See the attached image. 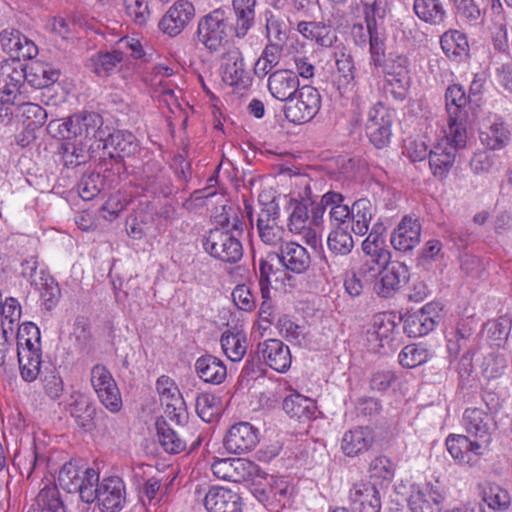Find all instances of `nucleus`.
<instances>
[{"label":"nucleus","instance_id":"f257e3e1","mask_svg":"<svg viewBox=\"0 0 512 512\" xmlns=\"http://www.w3.org/2000/svg\"><path fill=\"white\" fill-rule=\"evenodd\" d=\"M230 22L228 14L222 9H215L200 18L196 36L210 53L219 52L229 43Z\"/></svg>","mask_w":512,"mask_h":512},{"label":"nucleus","instance_id":"f03ea898","mask_svg":"<svg viewBox=\"0 0 512 512\" xmlns=\"http://www.w3.org/2000/svg\"><path fill=\"white\" fill-rule=\"evenodd\" d=\"M202 245L211 257L228 264H235L243 257V246L233 231L214 228L202 237Z\"/></svg>","mask_w":512,"mask_h":512},{"label":"nucleus","instance_id":"7ed1b4c3","mask_svg":"<svg viewBox=\"0 0 512 512\" xmlns=\"http://www.w3.org/2000/svg\"><path fill=\"white\" fill-rule=\"evenodd\" d=\"M220 74L225 84L238 91L249 89L253 83V77L247 68L243 53L235 46L229 47L222 53Z\"/></svg>","mask_w":512,"mask_h":512},{"label":"nucleus","instance_id":"20e7f679","mask_svg":"<svg viewBox=\"0 0 512 512\" xmlns=\"http://www.w3.org/2000/svg\"><path fill=\"white\" fill-rule=\"evenodd\" d=\"M211 470L218 479L235 483L250 481L259 473L258 465L244 458L217 459Z\"/></svg>","mask_w":512,"mask_h":512},{"label":"nucleus","instance_id":"39448f33","mask_svg":"<svg viewBox=\"0 0 512 512\" xmlns=\"http://www.w3.org/2000/svg\"><path fill=\"white\" fill-rule=\"evenodd\" d=\"M449 128L471 125L468 105L472 103L461 85H450L445 93Z\"/></svg>","mask_w":512,"mask_h":512},{"label":"nucleus","instance_id":"423d86ee","mask_svg":"<svg viewBox=\"0 0 512 512\" xmlns=\"http://www.w3.org/2000/svg\"><path fill=\"white\" fill-rule=\"evenodd\" d=\"M98 506L102 512H119L126 503V488L117 476L104 478L98 485Z\"/></svg>","mask_w":512,"mask_h":512},{"label":"nucleus","instance_id":"0eeeda50","mask_svg":"<svg viewBox=\"0 0 512 512\" xmlns=\"http://www.w3.org/2000/svg\"><path fill=\"white\" fill-rule=\"evenodd\" d=\"M443 500L444 496L438 483L412 485L408 506L411 512H441Z\"/></svg>","mask_w":512,"mask_h":512},{"label":"nucleus","instance_id":"6e6552de","mask_svg":"<svg viewBox=\"0 0 512 512\" xmlns=\"http://www.w3.org/2000/svg\"><path fill=\"white\" fill-rule=\"evenodd\" d=\"M259 442V431L248 422H239L230 427L223 444L229 453L242 454L251 451Z\"/></svg>","mask_w":512,"mask_h":512},{"label":"nucleus","instance_id":"1a4fd4ad","mask_svg":"<svg viewBox=\"0 0 512 512\" xmlns=\"http://www.w3.org/2000/svg\"><path fill=\"white\" fill-rule=\"evenodd\" d=\"M408 278L409 272L406 264L399 261H390L375 282L374 291L382 298L393 297Z\"/></svg>","mask_w":512,"mask_h":512},{"label":"nucleus","instance_id":"9d476101","mask_svg":"<svg viewBox=\"0 0 512 512\" xmlns=\"http://www.w3.org/2000/svg\"><path fill=\"white\" fill-rule=\"evenodd\" d=\"M195 16L194 5L186 0L176 1L160 20L159 27L169 36H177Z\"/></svg>","mask_w":512,"mask_h":512},{"label":"nucleus","instance_id":"9b49d317","mask_svg":"<svg viewBox=\"0 0 512 512\" xmlns=\"http://www.w3.org/2000/svg\"><path fill=\"white\" fill-rule=\"evenodd\" d=\"M492 421V417L479 408H467L463 414L462 424L467 434L475 437L478 443H482L483 450L491 442Z\"/></svg>","mask_w":512,"mask_h":512},{"label":"nucleus","instance_id":"f8f14e48","mask_svg":"<svg viewBox=\"0 0 512 512\" xmlns=\"http://www.w3.org/2000/svg\"><path fill=\"white\" fill-rule=\"evenodd\" d=\"M258 360L261 358L273 370L283 373L290 368L291 353L287 345L278 339H268L257 346Z\"/></svg>","mask_w":512,"mask_h":512},{"label":"nucleus","instance_id":"ddd939ff","mask_svg":"<svg viewBox=\"0 0 512 512\" xmlns=\"http://www.w3.org/2000/svg\"><path fill=\"white\" fill-rule=\"evenodd\" d=\"M351 508L355 512H380L381 492L376 483L357 482L350 489Z\"/></svg>","mask_w":512,"mask_h":512},{"label":"nucleus","instance_id":"4468645a","mask_svg":"<svg viewBox=\"0 0 512 512\" xmlns=\"http://www.w3.org/2000/svg\"><path fill=\"white\" fill-rule=\"evenodd\" d=\"M208 512H242L243 500L239 493L222 486H213L204 497Z\"/></svg>","mask_w":512,"mask_h":512},{"label":"nucleus","instance_id":"2eb2a0df","mask_svg":"<svg viewBox=\"0 0 512 512\" xmlns=\"http://www.w3.org/2000/svg\"><path fill=\"white\" fill-rule=\"evenodd\" d=\"M275 257L286 270L296 274L305 273L311 265L310 254L305 247L296 242L281 244Z\"/></svg>","mask_w":512,"mask_h":512},{"label":"nucleus","instance_id":"dca6fc26","mask_svg":"<svg viewBox=\"0 0 512 512\" xmlns=\"http://www.w3.org/2000/svg\"><path fill=\"white\" fill-rule=\"evenodd\" d=\"M267 87L275 99L292 101L299 90L298 75L290 69L276 70L269 75Z\"/></svg>","mask_w":512,"mask_h":512},{"label":"nucleus","instance_id":"f3484780","mask_svg":"<svg viewBox=\"0 0 512 512\" xmlns=\"http://www.w3.org/2000/svg\"><path fill=\"white\" fill-rule=\"evenodd\" d=\"M420 236L421 225L418 220L405 216L392 232L390 242L394 249L407 252L419 244Z\"/></svg>","mask_w":512,"mask_h":512},{"label":"nucleus","instance_id":"a211bd4d","mask_svg":"<svg viewBox=\"0 0 512 512\" xmlns=\"http://www.w3.org/2000/svg\"><path fill=\"white\" fill-rule=\"evenodd\" d=\"M446 447L455 460L469 465L476 461L475 457L484 454L482 443L473 441L466 435L450 434L446 439Z\"/></svg>","mask_w":512,"mask_h":512},{"label":"nucleus","instance_id":"6ab92c4d","mask_svg":"<svg viewBox=\"0 0 512 512\" xmlns=\"http://www.w3.org/2000/svg\"><path fill=\"white\" fill-rule=\"evenodd\" d=\"M374 442L373 431L369 427H356L344 433L341 449L348 457L367 452Z\"/></svg>","mask_w":512,"mask_h":512},{"label":"nucleus","instance_id":"aec40b11","mask_svg":"<svg viewBox=\"0 0 512 512\" xmlns=\"http://www.w3.org/2000/svg\"><path fill=\"white\" fill-rule=\"evenodd\" d=\"M413 11L419 20L434 27H444L449 17L442 0H414Z\"/></svg>","mask_w":512,"mask_h":512},{"label":"nucleus","instance_id":"412c9836","mask_svg":"<svg viewBox=\"0 0 512 512\" xmlns=\"http://www.w3.org/2000/svg\"><path fill=\"white\" fill-rule=\"evenodd\" d=\"M146 186L154 193L168 196L172 193V180L160 161L151 159L143 166Z\"/></svg>","mask_w":512,"mask_h":512},{"label":"nucleus","instance_id":"4be33fe9","mask_svg":"<svg viewBox=\"0 0 512 512\" xmlns=\"http://www.w3.org/2000/svg\"><path fill=\"white\" fill-rule=\"evenodd\" d=\"M197 376L204 382L219 385L227 377L226 365L216 356L205 354L194 364Z\"/></svg>","mask_w":512,"mask_h":512},{"label":"nucleus","instance_id":"5701e85b","mask_svg":"<svg viewBox=\"0 0 512 512\" xmlns=\"http://www.w3.org/2000/svg\"><path fill=\"white\" fill-rule=\"evenodd\" d=\"M296 30L305 39L315 41L322 47H331L337 40L334 31L322 22L300 21Z\"/></svg>","mask_w":512,"mask_h":512},{"label":"nucleus","instance_id":"b1692460","mask_svg":"<svg viewBox=\"0 0 512 512\" xmlns=\"http://www.w3.org/2000/svg\"><path fill=\"white\" fill-rule=\"evenodd\" d=\"M257 0H232L235 13V35L243 38L255 23Z\"/></svg>","mask_w":512,"mask_h":512},{"label":"nucleus","instance_id":"393cba45","mask_svg":"<svg viewBox=\"0 0 512 512\" xmlns=\"http://www.w3.org/2000/svg\"><path fill=\"white\" fill-rule=\"evenodd\" d=\"M158 442L165 452L178 454L186 448V442L180 437L165 418H158L156 423Z\"/></svg>","mask_w":512,"mask_h":512},{"label":"nucleus","instance_id":"a878e982","mask_svg":"<svg viewBox=\"0 0 512 512\" xmlns=\"http://www.w3.org/2000/svg\"><path fill=\"white\" fill-rule=\"evenodd\" d=\"M17 356L21 377L27 382L34 381L40 373L41 348H19L17 349Z\"/></svg>","mask_w":512,"mask_h":512},{"label":"nucleus","instance_id":"bb28decb","mask_svg":"<svg viewBox=\"0 0 512 512\" xmlns=\"http://www.w3.org/2000/svg\"><path fill=\"white\" fill-rule=\"evenodd\" d=\"M48 114L40 105L24 103L17 108L15 114L16 126L24 128H41L47 121Z\"/></svg>","mask_w":512,"mask_h":512},{"label":"nucleus","instance_id":"cd10ccee","mask_svg":"<svg viewBox=\"0 0 512 512\" xmlns=\"http://www.w3.org/2000/svg\"><path fill=\"white\" fill-rule=\"evenodd\" d=\"M335 64L338 73V88L344 92L353 85L355 79V66L352 55L344 47L334 52Z\"/></svg>","mask_w":512,"mask_h":512},{"label":"nucleus","instance_id":"c85d7f7f","mask_svg":"<svg viewBox=\"0 0 512 512\" xmlns=\"http://www.w3.org/2000/svg\"><path fill=\"white\" fill-rule=\"evenodd\" d=\"M24 80L36 89L48 87L59 78V72L48 65L34 63L22 75Z\"/></svg>","mask_w":512,"mask_h":512},{"label":"nucleus","instance_id":"c756f323","mask_svg":"<svg viewBox=\"0 0 512 512\" xmlns=\"http://www.w3.org/2000/svg\"><path fill=\"white\" fill-rule=\"evenodd\" d=\"M28 512H65L64 503L56 486H45L38 493Z\"/></svg>","mask_w":512,"mask_h":512},{"label":"nucleus","instance_id":"7c9ffc66","mask_svg":"<svg viewBox=\"0 0 512 512\" xmlns=\"http://www.w3.org/2000/svg\"><path fill=\"white\" fill-rule=\"evenodd\" d=\"M440 46L449 58L455 59L467 55L469 50L466 35L453 29L447 30L441 35Z\"/></svg>","mask_w":512,"mask_h":512},{"label":"nucleus","instance_id":"2f4dec72","mask_svg":"<svg viewBox=\"0 0 512 512\" xmlns=\"http://www.w3.org/2000/svg\"><path fill=\"white\" fill-rule=\"evenodd\" d=\"M71 415L83 431L90 432L95 428L96 407L87 397L80 396L74 401Z\"/></svg>","mask_w":512,"mask_h":512},{"label":"nucleus","instance_id":"473e14b6","mask_svg":"<svg viewBox=\"0 0 512 512\" xmlns=\"http://www.w3.org/2000/svg\"><path fill=\"white\" fill-rule=\"evenodd\" d=\"M315 404L312 399L299 393L288 395L283 401V410L291 417L310 419L315 412Z\"/></svg>","mask_w":512,"mask_h":512},{"label":"nucleus","instance_id":"72a5a7b5","mask_svg":"<svg viewBox=\"0 0 512 512\" xmlns=\"http://www.w3.org/2000/svg\"><path fill=\"white\" fill-rule=\"evenodd\" d=\"M221 347L225 355L233 362L242 360L246 354V335L242 331H225L221 336Z\"/></svg>","mask_w":512,"mask_h":512},{"label":"nucleus","instance_id":"f704fd0d","mask_svg":"<svg viewBox=\"0 0 512 512\" xmlns=\"http://www.w3.org/2000/svg\"><path fill=\"white\" fill-rule=\"evenodd\" d=\"M455 160L454 153L443 143L437 142L429 151V166L434 176L444 177L449 172Z\"/></svg>","mask_w":512,"mask_h":512},{"label":"nucleus","instance_id":"c9c22d12","mask_svg":"<svg viewBox=\"0 0 512 512\" xmlns=\"http://www.w3.org/2000/svg\"><path fill=\"white\" fill-rule=\"evenodd\" d=\"M396 465L385 455L375 457L369 464L370 479L374 483L387 486L392 482L395 475Z\"/></svg>","mask_w":512,"mask_h":512},{"label":"nucleus","instance_id":"e433bc0d","mask_svg":"<svg viewBox=\"0 0 512 512\" xmlns=\"http://www.w3.org/2000/svg\"><path fill=\"white\" fill-rule=\"evenodd\" d=\"M376 213V207L367 198H361L354 202L353 233L363 236L369 230V225Z\"/></svg>","mask_w":512,"mask_h":512},{"label":"nucleus","instance_id":"4c0bfd02","mask_svg":"<svg viewBox=\"0 0 512 512\" xmlns=\"http://www.w3.org/2000/svg\"><path fill=\"white\" fill-rule=\"evenodd\" d=\"M404 332L411 338H417L427 335L436 325V320L424 315L423 313L414 312L407 314L403 319Z\"/></svg>","mask_w":512,"mask_h":512},{"label":"nucleus","instance_id":"58836bf2","mask_svg":"<svg viewBox=\"0 0 512 512\" xmlns=\"http://www.w3.org/2000/svg\"><path fill=\"white\" fill-rule=\"evenodd\" d=\"M282 47L276 43H268L263 49L260 57L254 65V74L258 78H264L274 67H276L281 58Z\"/></svg>","mask_w":512,"mask_h":512},{"label":"nucleus","instance_id":"ea45409f","mask_svg":"<svg viewBox=\"0 0 512 512\" xmlns=\"http://www.w3.org/2000/svg\"><path fill=\"white\" fill-rule=\"evenodd\" d=\"M87 466L77 461L66 462L59 471V485L68 493H75L80 487L79 479Z\"/></svg>","mask_w":512,"mask_h":512},{"label":"nucleus","instance_id":"a19ab883","mask_svg":"<svg viewBox=\"0 0 512 512\" xmlns=\"http://www.w3.org/2000/svg\"><path fill=\"white\" fill-rule=\"evenodd\" d=\"M22 309L19 301L14 297H7L0 304V322L1 328L10 331V336H14L16 326L21 318Z\"/></svg>","mask_w":512,"mask_h":512},{"label":"nucleus","instance_id":"79ce46f5","mask_svg":"<svg viewBox=\"0 0 512 512\" xmlns=\"http://www.w3.org/2000/svg\"><path fill=\"white\" fill-rule=\"evenodd\" d=\"M482 499L493 510H507L511 504L509 492L495 483H487L482 488Z\"/></svg>","mask_w":512,"mask_h":512},{"label":"nucleus","instance_id":"37998d69","mask_svg":"<svg viewBox=\"0 0 512 512\" xmlns=\"http://www.w3.org/2000/svg\"><path fill=\"white\" fill-rule=\"evenodd\" d=\"M396 327L397 325L391 315L380 314L374 317L373 331L370 332V335L380 342V347H384L394 340Z\"/></svg>","mask_w":512,"mask_h":512},{"label":"nucleus","instance_id":"c03bdc74","mask_svg":"<svg viewBox=\"0 0 512 512\" xmlns=\"http://www.w3.org/2000/svg\"><path fill=\"white\" fill-rule=\"evenodd\" d=\"M456 17L465 25L477 26L482 22V12L474 0H449Z\"/></svg>","mask_w":512,"mask_h":512},{"label":"nucleus","instance_id":"a18cd8bd","mask_svg":"<svg viewBox=\"0 0 512 512\" xmlns=\"http://www.w3.org/2000/svg\"><path fill=\"white\" fill-rule=\"evenodd\" d=\"M80 487H77L75 493L79 494L80 499L85 503H93L97 498L99 482V473L91 467H86L84 473L79 479Z\"/></svg>","mask_w":512,"mask_h":512},{"label":"nucleus","instance_id":"49530a36","mask_svg":"<svg viewBox=\"0 0 512 512\" xmlns=\"http://www.w3.org/2000/svg\"><path fill=\"white\" fill-rule=\"evenodd\" d=\"M123 60V53L118 50L99 52L90 58L92 70L98 76L108 75Z\"/></svg>","mask_w":512,"mask_h":512},{"label":"nucleus","instance_id":"de8ad7c7","mask_svg":"<svg viewBox=\"0 0 512 512\" xmlns=\"http://www.w3.org/2000/svg\"><path fill=\"white\" fill-rule=\"evenodd\" d=\"M431 357L430 351L422 344H410L399 353V363L405 368H414L424 364Z\"/></svg>","mask_w":512,"mask_h":512},{"label":"nucleus","instance_id":"09e8293b","mask_svg":"<svg viewBox=\"0 0 512 512\" xmlns=\"http://www.w3.org/2000/svg\"><path fill=\"white\" fill-rule=\"evenodd\" d=\"M154 93L159 102L165 104L172 113H175L176 110L180 111L178 94H181L182 91L170 80L160 79Z\"/></svg>","mask_w":512,"mask_h":512},{"label":"nucleus","instance_id":"8fccbe9b","mask_svg":"<svg viewBox=\"0 0 512 512\" xmlns=\"http://www.w3.org/2000/svg\"><path fill=\"white\" fill-rule=\"evenodd\" d=\"M327 245L333 254L346 256L351 253L354 241L347 230L334 229L328 235Z\"/></svg>","mask_w":512,"mask_h":512},{"label":"nucleus","instance_id":"3c124183","mask_svg":"<svg viewBox=\"0 0 512 512\" xmlns=\"http://www.w3.org/2000/svg\"><path fill=\"white\" fill-rule=\"evenodd\" d=\"M77 187L80 197L85 201H89L101 192L104 187V180L100 173H85L78 182Z\"/></svg>","mask_w":512,"mask_h":512},{"label":"nucleus","instance_id":"603ef678","mask_svg":"<svg viewBox=\"0 0 512 512\" xmlns=\"http://www.w3.org/2000/svg\"><path fill=\"white\" fill-rule=\"evenodd\" d=\"M17 328V349L41 348V337L39 328L32 322H26Z\"/></svg>","mask_w":512,"mask_h":512},{"label":"nucleus","instance_id":"864d4df0","mask_svg":"<svg viewBox=\"0 0 512 512\" xmlns=\"http://www.w3.org/2000/svg\"><path fill=\"white\" fill-rule=\"evenodd\" d=\"M195 406L198 416L207 423H211L220 413L219 399L209 393L198 395Z\"/></svg>","mask_w":512,"mask_h":512},{"label":"nucleus","instance_id":"5fc2aeb1","mask_svg":"<svg viewBox=\"0 0 512 512\" xmlns=\"http://www.w3.org/2000/svg\"><path fill=\"white\" fill-rule=\"evenodd\" d=\"M103 125L102 117L93 111H80L68 117L58 128H101Z\"/></svg>","mask_w":512,"mask_h":512},{"label":"nucleus","instance_id":"6e6d98bb","mask_svg":"<svg viewBox=\"0 0 512 512\" xmlns=\"http://www.w3.org/2000/svg\"><path fill=\"white\" fill-rule=\"evenodd\" d=\"M384 243L385 240L378 229H376L375 225L367 238L363 241L362 250L365 255L375 256V254H377L378 259L384 261L386 256L391 255V253L385 249Z\"/></svg>","mask_w":512,"mask_h":512},{"label":"nucleus","instance_id":"4d7b16f0","mask_svg":"<svg viewBox=\"0 0 512 512\" xmlns=\"http://www.w3.org/2000/svg\"><path fill=\"white\" fill-rule=\"evenodd\" d=\"M266 36L269 43H276L280 46L287 39V31L285 22L271 12L266 13Z\"/></svg>","mask_w":512,"mask_h":512},{"label":"nucleus","instance_id":"13d9d810","mask_svg":"<svg viewBox=\"0 0 512 512\" xmlns=\"http://www.w3.org/2000/svg\"><path fill=\"white\" fill-rule=\"evenodd\" d=\"M95 392L100 402L112 413H117L122 408V398L116 381L103 387L101 390L96 389Z\"/></svg>","mask_w":512,"mask_h":512},{"label":"nucleus","instance_id":"bf43d9fd","mask_svg":"<svg viewBox=\"0 0 512 512\" xmlns=\"http://www.w3.org/2000/svg\"><path fill=\"white\" fill-rule=\"evenodd\" d=\"M125 13L131 21L139 26L145 25L150 18L146 0H124Z\"/></svg>","mask_w":512,"mask_h":512},{"label":"nucleus","instance_id":"052dcab7","mask_svg":"<svg viewBox=\"0 0 512 512\" xmlns=\"http://www.w3.org/2000/svg\"><path fill=\"white\" fill-rule=\"evenodd\" d=\"M395 121V111L382 103L375 104L368 112V122L377 128H391Z\"/></svg>","mask_w":512,"mask_h":512},{"label":"nucleus","instance_id":"680f3d73","mask_svg":"<svg viewBox=\"0 0 512 512\" xmlns=\"http://www.w3.org/2000/svg\"><path fill=\"white\" fill-rule=\"evenodd\" d=\"M365 260L361 264L358 272L364 281L373 280L376 276H380L383 269L388 265L391 255L386 256L384 261H380L378 256L365 255Z\"/></svg>","mask_w":512,"mask_h":512},{"label":"nucleus","instance_id":"e2e57ef3","mask_svg":"<svg viewBox=\"0 0 512 512\" xmlns=\"http://www.w3.org/2000/svg\"><path fill=\"white\" fill-rule=\"evenodd\" d=\"M73 336L76 345L81 351L90 350L92 347V332L90 322L87 318L81 316L75 320Z\"/></svg>","mask_w":512,"mask_h":512},{"label":"nucleus","instance_id":"0e129e2a","mask_svg":"<svg viewBox=\"0 0 512 512\" xmlns=\"http://www.w3.org/2000/svg\"><path fill=\"white\" fill-rule=\"evenodd\" d=\"M481 143L490 150H498L505 147L510 141L509 130H480Z\"/></svg>","mask_w":512,"mask_h":512},{"label":"nucleus","instance_id":"69168bd1","mask_svg":"<svg viewBox=\"0 0 512 512\" xmlns=\"http://www.w3.org/2000/svg\"><path fill=\"white\" fill-rule=\"evenodd\" d=\"M277 328L279 333L290 342H299L306 334L305 326L296 324L286 315H283L278 319Z\"/></svg>","mask_w":512,"mask_h":512},{"label":"nucleus","instance_id":"338daca9","mask_svg":"<svg viewBox=\"0 0 512 512\" xmlns=\"http://www.w3.org/2000/svg\"><path fill=\"white\" fill-rule=\"evenodd\" d=\"M39 290L46 308L50 310L55 307L60 297L58 283L51 276L42 277Z\"/></svg>","mask_w":512,"mask_h":512},{"label":"nucleus","instance_id":"774afa93","mask_svg":"<svg viewBox=\"0 0 512 512\" xmlns=\"http://www.w3.org/2000/svg\"><path fill=\"white\" fill-rule=\"evenodd\" d=\"M403 149V153L413 162L422 161L429 155L428 145L419 136L407 137Z\"/></svg>","mask_w":512,"mask_h":512}]
</instances>
